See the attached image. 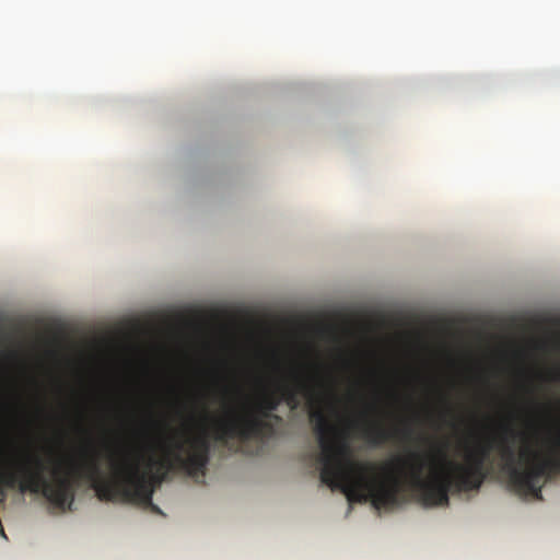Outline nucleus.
<instances>
[{
  "instance_id": "obj_2",
  "label": "nucleus",
  "mask_w": 560,
  "mask_h": 560,
  "mask_svg": "<svg viewBox=\"0 0 560 560\" xmlns=\"http://www.w3.org/2000/svg\"><path fill=\"white\" fill-rule=\"evenodd\" d=\"M492 446L478 444L465 450L464 462L450 459L446 453L439 450L430 462V474L424 476L423 457L411 452L402 464L404 477L409 486L419 494L425 506L448 505L450 492L463 493L479 490L486 479V463Z\"/></svg>"
},
{
  "instance_id": "obj_7",
  "label": "nucleus",
  "mask_w": 560,
  "mask_h": 560,
  "mask_svg": "<svg viewBox=\"0 0 560 560\" xmlns=\"http://www.w3.org/2000/svg\"><path fill=\"white\" fill-rule=\"evenodd\" d=\"M144 431H141V436H148V433H143Z\"/></svg>"
},
{
  "instance_id": "obj_3",
  "label": "nucleus",
  "mask_w": 560,
  "mask_h": 560,
  "mask_svg": "<svg viewBox=\"0 0 560 560\" xmlns=\"http://www.w3.org/2000/svg\"><path fill=\"white\" fill-rule=\"evenodd\" d=\"M396 432L385 428L380 422H374L362 430V436L371 445L378 446L394 438Z\"/></svg>"
},
{
  "instance_id": "obj_1",
  "label": "nucleus",
  "mask_w": 560,
  "mask_h": 560,
  "mask_svg": "<svg viewBox=\"0 0 560 560\" xmlns=\"http://www.w3.org/2000/svg\"><path fill=\"white\" fill-rule=\"evenodd\" d=\"M292 381L264 392L243 412L229 410L224 417L212 418L213 440L223 445L233 440L264 442L275 435L276 425L282 422L276 413L280 405L284 402L295 410L305 399L312 408L310 419L319 446L314 456L322 483L340 490L349 503L370 501L376 510L397 508L401 502L399 477L389 471L388 465L381 467L354 459L348 431L331 422L319 408L327 389L324 377L318 374L302 377L294 373Z\"/></svg>"
},
{
  "instance_id": "obj_5",
  "label": "nucleus",
  "mask_w": 560,
  "mask_h": 560,
  "mask_svg": "<svg viewBox=\"0 0 560 560\" xmlns=\"http://www.w3.org/2000/svg\"><path fill=\"white\" fill-rule=\"evenodd\" d=\"M210 417H209V413L205 410L203 412V420H209Z\"/></svg>"
},
{
  "instance_id": "obj_6",
  "label": "nucleus",
  "mask_w": 560,
  "mask_h": 560,
  "mask_svg": "<svg viewBox=\"0 0 560 560\" xmlns=\"http://www.w3.org/2000/svg\"><path fill=\"white\" fill-rule=\"evenodd\" d=\"M144 431H141V436H148V433H143Z\"/></svg>"
},
{
  "instance_id": "obj_4",
  "label": "nucleus",
  "mask_w": 560,
  "mask_h": 560,
  "mask_svg": "<svg viewBox=\"0 0 560 560\" xmlns=\"http://www.w3.org/2000/svg\"><path fill=\"white\" fill-rule=\"evenodd\" d=\"M413 430L408 425L401 431V435L405 440L411 439Z\"/></svg>"
}]
</instances>
